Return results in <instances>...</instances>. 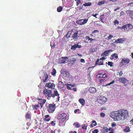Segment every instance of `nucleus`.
<instances>
[{
  "mask_svg": "<svg viewBox=\"0 0 133 133\" xmlns=\"http://www.w3.org/2000/svg\"><path fill=\"white\" fill-rule=\"evenodd\" d=\"M110 116L113 118L115 121L124 120L128 116V112L127 110H122L110 113Z\"/></svg>",
  "mask_w": 133,
  "mask_h": 133,
  "instance_id": "f257e3e1",
  "label": "nucleus"
},
{
  "mask_svg": "<svg viewBox=\"0 0 133 133\" xmlns=\"http://www.w3.org/2000/svg\"><path fill=\"white\" fill-rule=\"evenodd\" d=\"M52 90L45 89L43 91L44 94L46 96L47 98L50 99L51 98H54L55 97V95L52 93Z\"/></svg>",
  "mask_w": 133,
  "mask_h": 133,
  "instance_id": "f03ea898",
  "label": "nucleus"
},
{
  "mask_svg": "<svg viewBox=\"0 0 133 133\" xmlns=\"http://www.w3.org/2000/svg\"><path fill=\"white\" fill-rule=\"evenodd\" d=\"M55 105L53 104H50L48 107V110L50 113H52L54 112L55 109Z\"/></svg>",
  "mask_w": 133,
  "mask_h": 133,
  "instance_id": "7ed1b4c3",
  "label": "nucleus"
},
{
  "mask_svg": "<svg viewBox=\"0 0 133 133\" xmlns=\"http://www.w3.org/2000/svg\"><path fill=\"white\" fill-rule=\"evenodd\" d=\"M80 33L78 31H76L72 35L71 37H72L73 39L75 41H77L79 38Z\"/></svg>",
  "mask_w": 133,
  "mask_h": 133,
  "instance_id": "20e7f679",
  "label": "nucleus"
},
{
  "mask_svg": "<svg viewBox=\"0 0 133 133\" xmlns=\"http://www.w3.org/2000/svg\"><path fill=\"white\" fill-rule=\"evenodd\" d=\"M68 61V58L67 57H62L59 60V63H64L67 62Z\"/></svg>",
  "mask_w": 133,
  "mask_h": 133,
  "instance_id": "39448f33",
  "label": "nucleus"
},
{
  "mask_svg": "<svg viewBox=\"0 0 133 133\" xmlns=\"http://www.w3.org/2000/svg\"><path fill=\"white\" fill-rule=\"evenodd\" d=\"M61 73L63 76L67 78L69 77V73L66 71L65 69H62L61 71Z\"/></svg>",
  "mask_w": 133,
  "mask_h": 133,
  "instance_id": "423d86ee",
  "label": "nucleus"
},
{
  "mask_svg": "<svg viewBox=\"0 0 133 133\" xmlns=\"http://www.w3.org/2000/svg\"><path fill=\"white\" fill-rule=\"evenodd\" d=\"M118 81L121 83H123L125 85L126 84L128 83V80L124 77H120L118 79Z\"/></svg>",
  "mask_w": 133,
  "mask_h": 133,
  "instance_id": "0eeeda50",
  "label": "nucleus"
},
{
  "mask_svg": "<svg viewBox=\"0 0 133 133\" xmlns=\"http://www.w3.org/2000/svg\"><path fill=\"white\" fill-rule=\"evenodd\" d=\"M55 86V85L54 83H51V82L48 83L46 85V87L51 89H54Z\"/></svg>",
  "mask_w": 133,
  "mask_h": 133,
  "instance_id": "6e6552de",
  "label": "nucleus"
},
{
  "mask_svg": "<svg viewBox=\"0 0 133 133\" xmlns=\"http://www.w3.org/2000/svg\"><path fill=\"white\" fill-rule=\"evenodd\" d=\"M98 101L101 104H104L107 101V99L105 97H100L98 99Z\"/></svg>",
  "mask_w": 133,
  "mask_h": 133,
  "instance_id": "1a4fd4ad",
  "label": "nucleus"
},
{
  "mask_svg": "<svg viewBox=\"0 0 133 133\" xmlns=\"http://www.w3.org/2000/svg\"><path fill=\"white\" fill-rule=\"evenodd\" d=\"M76 61L75 58H74L72 57H70L69 59H68V61L70 64H73Z\"/></svg>",
  "mask_w": 133,
  "mask_h": 133,
  "instance_id": "9d476101",
  "label": "nucleus"
},
{
  "mask_svg": "<svg viewBox=\"0 0 133 133\" xmlns=\"http://www.w3.org/2000/svg\"><path fill=\"white\" fill-rule=\"evenodd\" d=\"M81 46L80 45L79 43L77 44H75L74 45L72 46L71 47V49L72 50L73 49L75 50L77 48H81Z\"/></svg>",
  "mask_w": 133,
  "mask_h": 133,
  "instance_id": "9b49d317",
  "label": "nucleus"
},
{
  "mask_svg": "<svg viewBox=\"0 0 133 133\" xmlns=\"http://www.w3.org/2000/svg\"><path fill=\"white\" fill-rule=\"evenodd\" d=\"M112 51V50H110L109 51H105L103 54H102L101 56H107L110 53V51Z\"/></svg>",
  "mask_w": 133,
  "mask_h": 133,
  "instance_id": "f8f14e48",
  "label": "nucleus"
},
{
  "mask_svg": "<svg viewBox=\"0 0 133 133\" xmlns=\"http://www.w3.org/2000/svg\"><path fill=\"white\" fill-rule=\"evenodd\" d=\"M121 62L122 63L128 64L130 62V60L128 58H124L122 59Z\"/></svg>",
  "mask_w": 133,
  "mask_h": 133,
  "instance_id": "ddd939ff",
  "label": "nucleus"
},
{
  "mask_svg": "<svg viewBox=\"0 0 133 133\" xmlns=\"http://www.w3.org/2000/svg\"><path fill=\"white\" fill-rule=\"evenodd\" d=\"M89 91L91 93H94L96 92V89L94 88H90L89 89Z\"/></svg>",
  "mask_w": 133,
  "mask_h": 133,
  "instance_id": "4468645a",
  "label": "nucleus"
},
{
  "mask_svg": "<svg viewBox=\"0 0 133 133\" xmlns=\"http://www.w3.org/2000/svg\"><path fill=\"white\" fill-rule=\"evenodd\" d=\"M64 87V84L61 81H59L58 82V87L59 88L61 89Z\"/></svg>",
  "mask_w": 133,
  "mask_h": 133,
  "instance_id": "2eb2a0df",
  "label": "nucleus"
},
{
  "mask_svg": "<svg viewBox=\"0 0 133 133\" xmlns=\"http://www.w3.org/2000/svg\"><path fill=\"white\" fill-rule=\"evenodd\" d=\"M79 101L83 106L85 104V101L83 98H80L79 99Z\"/></svg>",
  "mask_w": 133,
  "mask_h": 133,
  "instance_id": "dca6fc26",
  "label": "nucleus"
},
{
  "mask_svg": "<svg viewBox=\"0 0 133 133\" xmlns=\"http://www.w3.org/2000/svg\"><path fill=\"white\" fill-rule=\"evenodd\" d=\"M123 41V39L122 38H119L115 40V43H121Z\"/></svg>",
  "mask_w": 133,
  "mask_h": 133,
  "instance_id": "f3484780",
  "label": "nucleus"
},
{
  "mask_svg": "<svg viewBox=\"0 0 133 133\" xmlns=\"http://www.w3.org/2000/svg\"><path fill=\"white\" fill-rule=\"evenodd\" d=\"M127 13L130 14L131 17H133V11L131 10H129L126 11Z\"/></svg>",
  "mask_w": 133,
  "mask_h": 133,
  "instance_id": "a211bd4d",
  "label": "nucleus"
},
{
  "mask_svg": "<svg viewBox=\"0 0 133 133\" xmlns=\"http://www.w3.org/2000/svg\"><path fill=\"white\" fill-rule=\"evenodd\" d=\"M47 132L48 133H55V132L51 130L49 128L47 127Z\"/></svg>",
  "mask_w": 133,
  "mask_h": 133,
  "instance_id": "6ab92c4d",
  "label": "nucleus"
},
{
  "mask_svg": "<svg viewBox=\"0 0 133 133\" xmlns=\"http://www.w3.org/2000/svg\"><path fill=\"white\" fill-rule=\"evenodd\" d=\"M105 3H106V1H101L98 3V5H101L104 4Z\"/></svg>",
  "mask_w": 133,
  "mask_h": 133,
  "instance_id": "aec40b11",
  "label": "nucleus"
},
{
  "mask_svg": "<svg viewBox=\"0 0 133 133\" xmlns=\"http://www.w3.org/2000/svg\"><path fill=\"white\" fill-rule=\"evenodd\" d=\"M82 21V19H79L77 22V23L80 25H83Z\"/></svg>",
  "mask_w": 133,
  "mask_h": 133,
  "instance_id": "412c9836",
  "label": "nucleus"
},
{
  "mask_svg": "<svg viewBox=\"0 0 133 133\" xmlns=\"http://www.w3.org/2000/svg\"><path fill=\"white\" fill-rule=\"evenodd\" d=\"M91 4V3L90 2H88L87 3H85L83 4V5L86 6H90Z\"/></svg>",
  "mask_w": 133,
  "mask_h": 133,
  "instance_id": "4be33fe9",
  "label": "nucleus"
},
{
  "mask_svg": "<svg viewBox=\"0 0 133 133\" xmlns=\"http://www.w3.org/2000/svg\"><path fill=\"white\" fill-rule=\"evenodd\" d=\"M54 92L55 95L56 96H59V94H58V92L56 89H55L54 90Z\"/></svg>",
  "mask_w": 133,
  "mask_h": 133,
  "instance_id": "5701e85b",
  "label": "nucleus"
},
{
  "mask_svg": "<svg viewBox=\"0 0 133 133\" xmlns=\"http://www.w3.org/2000/svg\"><path fill=\"white\" fill-rule=\"evenodd\" d=\"M124 131L125 132H128L130 131L129 128V127H126L124 129Z\"/></svg>",
  "mask_w": 133,
  "mask_h": 133,
  "instance_id": "b1692460",
  "label": "nucleus"
},
{
  "mask_svg": "<svg viewBox=\"0 0 133 133\" xmlns=\"http://www.w3.org/2000/svg\"><path fill=\"white\" fill-rule=\"evenodd\" d=\"M87 125H86L85 124H83L82 125V128L85 130H86L87 129Z\"/></svg>",
  "mask_w": 133,
  "mask_h": 133,
  "instance_id": "393cba45",
  "label": "nucleus"
},
{
  "mask_svg": "<svg viewBox=\"0 0 133 133\" xmlns=\"http://www.w3.org/2000/svg\"><path fill=\"white\" fill-rule=\"evenodd\" d=\"M83 19V25L86 23L88 21V18H86L85 19Z\"/></svg>",
  "mask_w": 133,
  "mask_h": 133,
  "instance_id": "a878e982",
  "label": "nucleus"
},
{
  "mask_svg": "<svg viewBox=\"0 0 133 133\" xmlns=\"http://www.w3.org/2000/svg\"><path fill=\"white\" fill-rule=\"evenodd\" d=\"M62 119H66V115L64 113H63L61 115Z\"/></svg>",
  "mask_w": 133,
  "mask_h": 133,
  "instance_id": "bb28decb",
  "label": "nucleus"
},
{
  "mask_svg": "<svg viewBox=\"0 0 133 133\" xmlns=\"http://www.w3.org/2000/svg\"><path fill=\"white\" fill-rule=\"evenodd\" d=\"M48 78V76L47 75H46L45 76V77L44 79H43V81L44 82H45L47 80Z\"/></svg>",
  "mask_w": 133,
  "mask_h": 133,
  "instance_id": "cd10ccee",
  "label": "nucleus"
},
{
  "mask_svg": "<svg viewBox=\"0 0 133 133\" xmlns=\"http://www.w3.org/2000/svg\"><path fill=\"white\" fill-rule=\"evenodd\" d=\"M99 77L104 78V79H105L107 77V76L105 75V74H103L102 76H100Z\"/></svg>",
  "mask_w": 133,
  "mask_h": 133,
  "instance_id": "c85d7f7f",
  "label": "nucleus"
},
{
  "mask_svg": "<svg viewBox=\"0 0 133 133\" xmlns=\"http://www.w3.org/2000/svg\"><path fill=\"white\" fill-rule=\"evenodd\" d=\"M128 28L127 25H124L122 27V29H123L124 30H126Z\"/></svg>",
  "mask_w": 133,
  "mask_h": 133,
  "instance_id": "c756f323",
  "label": "nucleus"
},
{
  "mask_svg": "<svg viewBox=\"0 0 133 133\" xmlns=\"http://www.w3.org/2000/svg\"><path fill=\"white\" fill-rule=\"evenodd\" d=\"M62 9V8L61 6L58 7L57 9V11L58 12H60Z\"/></svg>",
  "mask_w": 133,
  "mask_h": 133,
  "instance_id": "7c9ffc66",
  "label": "nucleus"
},
{
  "mask_svg": "<svg viewBox=\"0 0 133 133\" xmlns=\"http://www.w3.org/2000/svg\"><path fill=\"white\" fill-rule=\"evenodd\" d=\"M56 73V71L55 69H54L53 70V71L52 72V74L54 76H55Z\"/></svg>",
  "mask_w": 133,
  "mask_h": 133,
  "instance_id": "2f4dec72",
  "label": "nucleus"
},
{
  "mask_svg": "<svg viewBox=\"0 0 133 133\" xmlns=\"http://www.w3.org/2000/svg\"><path fill=\"white\" fill-rule=\"evenodd\" d=\"M127 26H128V28L129 29H132L133 27L130 24H128Z\"/></svg>",
  "mask_w": 133,
  "mask_h": 133,
  "instance_id": "473e14b6",
  "label": "nucleus"
},
{
  "mask_svg": "<svg viewBox=\"0 0 133 133\" xmlns=\"http://www.w3.org/2000/svg\"><path fill=\"white\" fill-rule=\"evenodd\" d=\"M70 34V32L69 31L68 32L67 34H66V37H67L68 38H69L70 37H71L70 36L71 35L69 34Z\"/></svg>",
  "mask_w": 133,
  "mask_h": 133,
  "instance_id": "72a5a7b5",
  "label": "nucleus"
},
{
  "mask_svg": "<svg viewBox=\"0 0 133 133\" xmlns=\"http://www.w3.org/2000/svg\"><path fill=\"white\" fill-rule=\"evenodd\" d=\"M74 125L77 128H79V125H78V124L77 122H75L74 124Z\"/></svg>",
  "mask_w": 133,
  "mask_h": 133,
  "instance_id": "f704fd0d",
  "label": "nucleus"
},
{
  "mask_svg": "<svg viewBox=\"0 0 133 133\" xmlns=\"http://www.w3.org/2000/svg\"><path fill=\"white\" fill-rule=\"evenodd\" d=\"M30 117V115L28 112L26 115V117L27 119H29Z\"/></svg>",
  "mask_w": 133,
  "mask_h": 133,
  "instance_id": "c9c22d12",
  "label": "nucleus"
},
{
  "mask_svg": "<svg viewBox=\"0 0 133 133\" xmlns=\"http://www.w3.org/2000/svg\"><path fill=\"white\" fill-rule=\"evenodd\" d=\"M96 51V50L94 48H91L90 50V51L91 52H94L95 51Z\"/></svg>",
  "mask_w": 133,
  "mask_h": 133,
  "instance_id": "e433bc0d",
  "label": "nucleus"
},
{
  "mask_svg": "<svg viewBox=\"0 0 133 133\" xmlns=\"http://www.w3.org/2000/svg\"><path fill=\"white\" fill-rule=\"evenodd\" d=\"M113 64V63L112 62H108V65H110V66H112Z\"/></svg>",
  "mask_w": 133,
  "mask_h": 133,
  "instance_id": "4c0bfd02",
  "label": "nucleus"
},
{
  "mask_svg": "<svg viewBox=\"0 0 133 133\" xmlns=\"http://www.w3.org/2000/svg\"><path fill=\"white\" fill-rule=\"evenodd\" d=\"M112 56L113 57H115L116 58H118V56H117V53L114 54Z\"/></svg>",
  "mask_w": 133,
  "mask_h": 133,
  "instance_id": "58836bf2",
  "label": "nucleus"
},
{
  "mask_svg": "<svg viewBox=\"0 0 133 133\" xmlns=\"http://www.w3.org/2000/svg\"><path fill=\"white\" fill-rule=\"evenodd\" d=\"M81 3L80 0H78L76 2V5L78 6L79 4Z\"/></svg>",
  "mask_w": 133,
  "mask_h": 133,
  "instance_id": "ea45409f",
  "label": "nucleus"
},
{
  "mask_svg": "<svg viewBox=\"0 0 133 133\" xmlns=\"http://www.w3.org/2000/svg\"><path fill=\"white\" fill-rule=\"evenodd\" d=\"M53 43H54L52 42H51L50 43V45L52 48H54L55 46V44H54Z\"/></svg>",
  "mask_w": 133,
  "mask_h": 133,
  "instance_id": "a19ab883",
  "label": "nucleus"
},
{
  "mask_svg": "<svg viewBox=\"0 0 133 133\" xmlns=\"http://www.w3.org/2000/svg\"><path fill=\"white\" fill-rule=\"evenodd\" d=\"M90 42H91L92 41H94L95 42L97 41L96 40V39H93L92 38H90Z\"/></svg>",
  "mask_w": 133,
  "mask_h": 133,
  "instance_id": "79ce46f5",
  "label": "nucleus"
},
{
  "mask_svg": "<svg viewBox=\"0 0 133 133\" xmlns=\"http://www.w3.org/2000/svg\"><path fill=\"white\" fill-rule=\"evenodd\" d=\"M98 129H95L93 131H92L93 133H97L98 132Z\"/></svg>",
  "mask_w": 133,
  "mask_h": 133,
  "instance_id": "37998d69",
  "label": "nucleus"
},
{
  "mask_svg": "<svg viewBox=\"0 0 133 133\" xmlns=\"http://www.w3.org/2000/svg\"><path fill=\"white\" fill-rule=\"evenodd\" d=\"M93 125H94V126H96V124L97 123L95 121H93L92 122V123Z\"/></svg>",
  "mask_w": 133,
  "mask_h": 133,
  "instance_id": "c03bdc74",
  "label": "nucleus"
},
{
  "mask_svg": "<svg viewBox=\"0 0 133 133\" xmlns=\"http://www.w3.org/2000/svg\"><path fill=\"white\" fill-rule=\"evenodd\" d=\"M114 23L115 24H118L119 23L118 21L116 20H115V21H114Z\"/></svg>",
  "mask_w": 133,
  "mask_h": 133,
  "instance_id": "a18cd8bd",
  "label": "nucleus"
},
{
  "mask_svg": "<svg viewBox=\"0 0 133 133\" xmlns=\"http://www.w3.org/2000/svg\"><path fill=\"white\" fill-rule=\"evenodd\" d=\"M104 17V16L103 15H102L100 16V19H103Z\"/></svg>",
  "mask_w": 133,
  "mask_h": 133,
  "instance_id": "49530a36",
  "label": "nucleus"
},
{
  "mask_svg": "<svg viewBox=\"0 0 133 133\" xmlns=\"http://www.w3.org/2000/svg\"><path fill=\"white\" fill-rule=\"evenodd\" d=\"M103 62L102 61V62H99V63H97V65H103Z\"/></svg>",
  "mask_w": 133,
  "mask_h": 133,
  "instance_id": "de8ad7c7",
  "label": "nucleus"
},
{
  "mask_svg": "<svg viewBox=\"0 0 133 133\" xmlns=\"http://www.w3.org/2000/svg\"><path fill=\"white\" fill-rule=\"evenodd\" d=\"M113 37V36L111 35H110L108 37V39H111Z\"/></svg>",
  "mask_w": 133,
  "mask_h": 133,
  "instance_id": "09e8293b",
  "label": "nucleus"
},
{
  "mask_svg": "<svg viewBox=\"0 0 133 133\" xmlns=\"http://www.w3.org/2000/svg\"><path fill=\"white\" fill-rule=\"evenodd\" d=\"M67 88L68 89L71 90V88L70 87V86L69 85V84H68V85L67 86Z\"/></svg>",
  "mask_w": 133,
  "mask_h": 133,
  "instance_id": "8fccbe9b",
  "label": "nucleus"
},
{
  "mask_svg": "<svg viewBox=\"0 0 133 133\" xmlns=\"http://www.w3.org/2000/svg\"><path fill=\"white\" fill-rule=\"evenodd\" d=\"M69 85L70 87L71 88L75 87V85H72L71 84H69Z\"/></svg>",
  "mask_w": 133,
  "mask_h": 133,
  "instance_id": "3c124183",
  "label": "nucleus"
},
{
  "mask_svg": "<svg viewBox=\"0 0 133 133\" xmlns=\"http://www.w3.org/2000/svg\"><path fill=\"white\" fill-rule=\"evenodd\" d=\"M105 115V114L103 113H101V116L102 117H103Z\"/></svg>",
  "mask_w": 133,
  "mask_h": 133,
  "instance_id": "603ef678",
  "label": "nucleus"
},
{
  "mask_svg": "<svg viewBox=\"0 0 133 133\" xmlns=\"http://www.w3.org/2000/svg\"><path fill=\"white\" fill-rule=\"evenodd\" d=\"M80 61L82 63H85V60L83 59H81V60H80Z\"/></svg>",
  "mask_w": 133,
  "mask_h": 133,
  "instance_id": "864d4df0",
  "label": "nucleus"
},
{
  "mask_svg": "<svg viewBox=\"0 0 133 133\" xmlns=\"http://www.w3.org/2000/svg\"><path fill=\"white\" fill-rule=\"evenodd\" d=\"M122 74L123 73L122 71H120L119 74V76H121L122 75Z\"/></svg>",
  "mask_w": 133,
  "mask_h": 133,
  "instance_id": "5fc2aeb1",
  "label": "nucleus"
},
{
  "mask_svg": "<svg viewBox=\"0 0 133 133\" xmlns=\"http://www.w3.org/2000/svg\"><path fill=\"white\" fill-rule=\"evenodd\" d=\"M86 39L87 40L86 41H87L88 40V41L90 40V38L89 37H86Z\"/></svg>",
  "mask_w": 133,
  "mask_h": 133,
  "instance_id": "6e6d98bb",
  "label": "nucleus"
},
{
  "mask_svg": "<svg viewBox=\"0 0 133 133\" xmlns=\"http://www.w3.org/2000/svg\"><path fill=\"white\" fill-rule=\"evenodd\" d=\"M131 124H133V118L130 121Z\"/></svg>",
  "mask_w": 133,
  "mask_h": 133,
  "instance_id": "4d7b16f0",
  "label": "nucleus"
},
{
  "mask_svg": "<svg viewBox=\"0 0 133 133\" xmlns=\"http://www.w3.org/2000/svg\"><path fill=\"white\" fill-rule=\"evenodd\" d=\"M116 125V124L115 123H112V127H114L115 126V125Z\"/></svg>",
  "mask_w": 133,
  "mask_h": 133,
  "instance_id": "13d9d810",
  "label": "nucleus"
},
{
  "mask_svg": "<svg viewBox=\"0 0 133 133\" xmlns=\"http://www.w3.org/2000/svg\"><path fill=\"white\" fill-rule=\"evenodd\" d=\"M79 110V109H77L75 110L74 111L75 113H77V112Z\"/></svg>",
  "mask_w": 133,
  "mask_h": 133,
  "instance_id": "bf43d9fd",
  "label": "nucleus"
},
{
  "mask_svg": "<svg viewBox=\"0 0 133 133\" xmlns=\"http://www.w3.org/2000/svg\"><path fill=\"white\" fill-rule=\"evenodd\" d=\"M105 58L104 57H103L102 58L100 59V60H105Z\"/></svg>",
  "mask_w": 133,
  "mask_h": 133,
  "instance_id": "052dcab7",
  "label": "nucleus"
},
{
  "mask_svg": "<svg viewBox=\"0 0 133 133\" xmlns=\"http://www.w3.org/2000/svg\"><path fill=\"white\" fill-rule=\"evenodd\" d=\"M38 105H36L35 106V109H37V107H38Z\"/></svg>",
  "mask_w": 133,
  "mask_h": 133,
  "instance_id": "680f3d73",
  "label": "nucleus"
},
{
  "mask_svg": "<svg viewBox=\"0 0 133 133\" xmlns=\"http://www.w3.org/2000/svg\"><path fill=\"white\" fill-rule=\"evenodd\" d=\"M98 32V31L97 30H95L94 31L93 33H96V32Z\"/></svg>",
  "mask_w": 133,
  "mask_h": 133,
  "instance_id": "e2e57ef3",
  "label": "nucleus"
},
{
  "mask_svg": "<svg viewBox=\"0 0 133 133\" xmlns=\"http://www.w3.org/2000/svg\"><path fill=\"white\" fill-rule=\"evenodd\" d=\"M97 15V14H95V15H94V14H93V15H92L94 17H96V18H97V17H96V15Z\"/></svg>",
  "mask_w": 133,
  "mask_h": 133,
  "instance_id": "0e129e2a",
  "label": "nucleus"
},
{
  "mask_svg": "<svg viewBox=\"0 0 133 133\" xmlns=\"http://www.w3.org/2000/svg\"><path fill=\"white\" fill-rule=\"evenodd\" d=\"M99 59H97V61H96V64H97V63H97L98 62H99Z\"/></svg>",
  "mask_w": 133,
  "mask_h": 133,
  "instance_id": "69168bd1",
  "label": "nucleus"
},
{
  "mask_svg": "<svg viewBox=\"0 0 133 133\" xmlns=\"http://www.w3.org/2000/svg\"><path fill=\"white\" fill-rule=\"evenodd\" d=\"M119 9H120V8L119 7H118V8H116V9H115L114 10V11H116L117 10H118Z\"/></svg>",
  "mask_w": 133,
  "mask_h": 133,
  "instance_id": "338daca9",
  "label": "nucleus"
},
{
  "mask_svg": "<svg viewBox=\"0 0 133 133\" xmlns=\"http://www.w3.org/2000/svg\"><path fill=\"white\" fill-rule=\"evenodd\" d=\"M42 100L43 103H45L46 102V100L44 99H43Z\"/></svg>",
  "mask_w": 133,
  "mask_h": 133,
  "instance_id": "774afa93",
  "label": "nucleus"
}]
</instances>
